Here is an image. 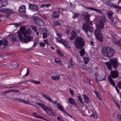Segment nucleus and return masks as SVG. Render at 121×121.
Listing matches in <instances>:
<instances>
[{
	"mask_svg": "<svg viewBox=\"0 0 121 121\" xmlns=\"http://www.w3.org/2000/svg\"><path fill=\"white\" fill-rule=\"evenodd\" d=\"M105 20V16H103L102 18L101 19L99 24L97 26V28L99 29H96L95 30V33L96 37L100 42H102L103 41V35L101 31L100 30L103 29Z\"/></svg>",
	"mask_w": 121,
	"mask_h": 121,
	"instance_id": "obj_1",
	"label": "nucleus"
},
{
	"mask_svg": "<svg viewBox=\"0 0 121 121\" xmlns=\"http://www.w3.org/2000/svg\"><path fill=\"white\" fill-rule=\"evenodd\" d=\"M102 54L108 58L112 57L114 54V50L111 47H107L103 48L102 50Z\"/></svg>",
	"mask_w": 121,
	"mask_h": 121,
	"instance_id": "obj_2",
	"label": "nucleus"
},
{
	"mask_svg": "<svg viewBox=\"0 0 121 121\" xmlns=\"http://www.w3.org/2000/svg\"><path fill=\"white\" fill-rule=\"evenodd\" d=\"M74 42L75 46L78 49H81L85 45V40L81 37L78 36L75 39Z\"/></svg>",
	"mask_w": 121,
	"mask_h": 121,
	"instance_id": "obj_3",
	"label": "nucleus"
},
{
	"mask_svg": "<svg viewBox=\"0 0 121 121\" xmlns=\"http://www.w3.org/2000/svg\"><path fill=\"white\" fill-rule=\"evenodd\" d=\"M105 64L107 65L108 69L111 70L112 67L114 69H116L118 65V61L117 59L113 58L110 59V61L108 62L105 63Z\"/></svg>",
	"mask_w": 121,
	"mask_h": 121,
	"instance_id": "obj_4",
	"label": "nucleus"
},
{
	"mask_svg": "<svg viewBox=\"0 0 121 121\" xmlns=\"http://www.w3.org/2000/svg\"><path fill=\"white\" fill-rule=\"evenodd\" d=\"M82 28L85 32L88 37L90 36V35L93 32L94 30L92 27L91 26H90L89 24L87 22L84 24Z\"/></svg>",
	"mask_w": 121,
	"mask_h": 121,
	"instance_id": "obj_5",
	"label": "nucleus"
},
{
	"mask_svg": "<svg viewBox=\"0 0 121 121\" xmlns=\"http://www.w3.org/2000/svg\"><path fill=\"white\" fill-rule=\"evenodd\" d=\"M17 36L19 39L21 41L24 43H27L31 41L33 39V38L29 35H26L23 38L21 34V32L18 31Z\"/></svg>",
	"mask_w": 121,
	"mask_h": 121,
	"instance_id": "obj_6",
	"label": "nucleus"
},
{
	"mask_svg": "<svg viewBox=\"0 0 121 121\" xmlns=\"http://www.w3.org/2000/svg\"><path fill=\"white\" fill-rule=\"evenodd\" d=\"M37 105H39L40 107L42 108L47 113V114L49 115H50V113L49 112H48L52 110L51 107L49 106L47 107H46L43 104H42L41 103L37 102L36 103Z\"/></svg>",
	"mask_w": 121,
	"mask_h": 121,
	"instance_id": "obj_7",
	"label": "nucleus"
},
{
	"mask_svg": "<svg viewBox=\"0 0 121 121\" xmlns=\"http://www.w3.org/2000/svg\"><path fill=\"white\" fill-rule=\"evenodd\" d=\"M34 20L36 24L39 26H44V23L43 21L38 16H35L34 18Z\"/></svg>",
	"mask_w": 121,
	"mask_h": 121,
	"instance_id": "obj_8",
	"label": "nucleus"
},
{
	"mask_svg": "<svg viewBox=\"0 0 121 121\" xmlns=\"http://www.w3.org/2000/svg\"><path fill=\"white\" fill-rule=\"evenodd\" d=\"M0 11L1 12L6 13L7 15L6 17L8 18L10 17V16L14 12V10L11 9H4L0 10Z\"/></svg>",
	"mask_w": 121,
	"mask_h": 121,
	"instance_id": "obj_9",
	"label": "nucleus"
},
{
	"mask_svg": "<svg viewBox=\"0 0 121 121\" xmlns=\"http://www.w3.org/2000/svg\"><path fill=\"white\" fill-rule=\"evenodd\" d=\"M95 76V79L96 81H101L105 80L106 77L105 76L103 75H100L98 73H96L94 74Z\"/></svg>",
	"mask_w": 121,
	"mask_h": 121,
	"instance_id": "obj_10",
	"label": "nucleus"
},
{
	"mask_svg": "<svg viewBox=\"0 0 121 121\" xmlns=\"http://www.w3.org/2000/svg\"><path fill=\"white\" fill-rule=\"evenodd\" d=\"M21 30V33L24 36L27 35H30L31 33L30 31V29L26 30L25 27H23L22 28H20Z\"/></svg>",
	"mask_w": 121,
	"mask_h": 121,
	"instance_id": "obj_11",
	"label": "nucleus"
},
{
	"mask_svg": "<svg viewBox=\"0 0 121 121\" xmlns=\"http://www.w3.org/2000/svg\"><path fill=\"white\" fill-rule=\"evenodd\" d=\"M110 72V75L111 77L113 78H116L118 77L119 73L117 70L113 71L112 69Z\"/></svg>",
	"mask_w": 121,
	"mask_h": 121,
	"instance_id": "obj_12",
	"label": "nucleus"
},
{
	"mask_svg": "<svg viewBox=\"0 0 121 121\" xmlns=\"http://www.w3.org/2000/svg\"><path fill=\"white\" fill-rule=\"evenodd\" d=\"M8 41L6 39H4L3 40H0V45L1 47V46L2 45H4L3 47L2 48L1 47V48L4 49L6 47L8 46Z\"/></svg>",
	"mask_w": 121,
	"mask_h": 121,
	"instance_id": "obj_13",
	"label": "nucleus"
},
{
	"mask_svg": "<svg viewBox=\"0 0 121 121\" xmlns=\"http://www.w3.org/2000/svg\"><path fill=\"white\" fill-rule=\"evenodd\" d=\"M60 12L59 11H54L52 14V17L54 18H58L60 17Z\"/></svg>",
	"mask_w": 121,
	"mask_h": 121,
	"instance_id": "obj_14",
	"label": "nucleus"
},
{
	"mask_svg": "<svg viewBox=\"0 0 121 121\" xmlns=\"http://www.w3.org/2000/svg\"><path fill=\"white\" fill-rule=\"evenodd\" d=\"M42 96L44 98L47 99L48 101H49L52 103H53V100L52 99L51 97L49 96H48V95H46L44 93H42Z\"/></svg>",
	"mask_w": 121,
	"mask_h": 121,
	"instance_id": "obj_15",
	"label": "nucleus"
},
{
	"mask_svg": "<svg viewBox=\"0 0 121 121\" xmlns=\"http://www.w3.org/2000/svg\"><path fill=\"white\" fill-rule=\"evenodd\" d=\"M29 7V9L35 11H37L38 9V7L37 5L33 4H30Z\"/></svg>",
	"mask_w": 121,
	"mask_h": 121,
	"instance_id": "obj_16",
	"label": "nucleus"
},
{
	"mask_svg": "<svg viewBox=\"0 0 121 121\" xmlns=\"http://www.w3.org/2000/svg\"><path fill=\"white\" fill-rule=\"evenodd\" d=\"M71 34V36L69 37V38L71 40H73L75 39L77 36V34L76 32L73 30L72 31Z\"/></svg>",
	"mask_w": 121,
	"mask_h": 121,
	"instance_id": "obj_17",
	"label": "nucleus"
},
{
	"mask_svg": "<svg viewBox=\"0 0 121 121\" xmlns=\"http://www.w3.org/2000/svg\"><path fill=\"white\" fill-rule=\"evenodd\" d=\"M83 19L86 22H89L90 16L88 13H86L83 15Z\"/></svg>",
	"mask_w": 121,
	"mask_h": 121,
	"instance_id": "obj_18",
	"label": "nucleus"
},
{
	"mask_svg": "<svg viewBox=\"0 0 121 121\" xmlns=\"http://www.w3.org/2000/svg\"><path fill=\"white\" fill-rule=\"evenodd\" d=\"M113 13L111 11H110L108 13V17L113 22L114 20V18L113 16Z\"/></svg>",
	"mask_w": 121,
	"mask_h": 121,
	"instance_id": "obj_19",
	"label": "nucleus"
},
{
	"mask_svg": "<svg viewBox=\"0 0 121 121\" xmlns=\"http://www.w3.org/2000/svg\"><path fill=\"white\" fill-rule=\"evenodd\" d=\"M57 41L63 44L65 46V48H70V46L69 45H67V46L66 43H65V42L64 40L62 39H59Z\"/></svg>",
	"mask_w": 121,
	"mask_h": 121,
	"instance_id": "obj_20",
	"label": "nucleus"
},
{
	"mask_svg": "<svg viewBox=\"0 0 121 121\" xmlns=\"http://www.w3.org/2000/svg\"><path fill=\"white\" fill-rule=\"evenodd\" d=\"M19 11L21 13L25 12L26 11V6L25 5H22L19 8Z\"/></svg>",
	"mask_w": 121,
	"mask_h": 121,
	"instance_id": "obj_21",
	"label": "nucleus"
},
{
	"mask_svg": "<svg viewBox=\"0 0 121 121\" xmlns=\"http://www.w3.org/2000/svg\"><path fill=\"white\" fill-rule=\"evenodd\" d=\"M93 92L95 93L98 98L99 99L101 100L102 99V97L99 92L95 90Z\"/></svg>",
	"mask_w": 121,
	"mask_h": 121,
	"instance_id": "obj_22",
	"label": "nucleus"
},
{
	"mask_svg": "<svg viewBox=\"0 0 121 121\" xmlns=\"http://www.w3.org/2000/svg\"><path fill=\"white\" fill-rule=\"evenodd\" d=\"M51 78L53 80L56 81L60 79V76L59 75L52 76L51 77Z\"/></svg>",
	"mask_w": 121,
	"mask_h": 121,
	"instance_id": "obj_23",
	"label": "nucleus"
},
{
	"mask_svg": "<svg viewBox=\"0 0 121 121\" xmlns=\"http://www.w3.org/2000/svg\"><path fill=\"white\" fill-rule=\"evenodd\" d=\"M49 35L48 31L46 30V31L44 32L43 33V38L45 39Z\"/></svg>",
	"mask_w": 121,
	"mask_h": 121,
	"instance_id": "obj_24",
	"label": "nucleus"
},
{
	"mask_svg": "<svg viewBox=\"0 0 121 121\" xmlns=\"http://www.w3.org/2000/svg\"><path fill=\"white\" fill-rule=\"evenodd\" d=\"M109 75L108 77V80L109 82H110L111 85H112L113 86H114L115 85V82L113 81V80L111 78V77H109Z\"/></svg>",
	"mask_w": 121,
	"mask_h": 121,
	"instance_id": "obj_25",
	"label": "nucleus"
},
{
	"mask_svg": "<svg viewBox=\"0 0 121 121\" xmlns=\"http://www.w3.org/2000/svg\"><path fill=\"white\" fill-rule=\"evenodd\" d=\"M56 106L57 108L60 110L62 111L63 112H65V111L63 110V108L62 107L60 104H57Z\"/></svg>",
	"mask_w": 121,
	"mask_h": 121,
	"instance_id": "obj_26",
	"label": "nucleus"
},
{
	"mask_svg": "<svg viewBox=\"0 0 121 121\" xmlns=\"http://www.w3.org/2000/svg\"><path fill=\"white\" fill-rule=\"evenodd\" d=\"M12 65L14 69H16L18 67V64L16 62H12Z\"/></svg>",
	"mask_w": 121,
	"mask_h": 121,
	"instance_id": "obj_27",
	"label": "nucleus"
},
{
	"mask_svg": "<svg viewBox=\"0 0 121 121\" xmlns=\"http://www.w3.org/2000/svg\"><path fill=\"white\" fill-rule=\"evenodd\" d=\"M83 60L85 64L86 65L89 62V59L88 58L85 57H83Z\"/></svg>",
	"mask_w": 121,
	"mask_h": 121,
	"instance_id": "obj_28",
	"label": "nucleus"
},
{
	"mask_svg": "<svg viewBox=\"0 0 121 121\" xmlns=\"http://www.w3.org/2000/svg\"><path fill=\"white\" fill-rule=\"evenodd\" d=\"M115 44L116 45L119 46H121V39H120L118 41H115Z\"/></svg>",
	"mask_w": 121,
	"mask_h": 121,
	"instance_id": "obj_29",
	"label": "nucleus"
},
{
	"mask_svg": "<svg viewBox=\"0 0 121 121\" xmlns=\"http://www.w3.org/2000/svg\"><path fill=\"white\" fill-rule=\"evenodd\" d=\"M17 101L21 102H22L25 104H29V103H28L27 101H25V100L19 98H18Z\"/></svg>",
	"mask_w": 121,
	"mask_h": 121,
	"instance_id": "obj_30",
	"label": "nucleus"
},
{
	"mask_svg": "<svg viewBox=\"0 0 121 121\" xmlns=\"http://www.w3.org/2000/svg\"><path fill=\"white\" fill-rule=\"evenodd\" d=\"M80 54V56H83L85 54V52L84 48L82 49L79 52Z\"/></svg>",
	"mask_w": 121,
	"mask_h": 121,
	"instance_id": "obj_31",
	"label": "nucleus"
},
{
	"mask_svg": "<svg viewBox=\"0 0 121 121\" xmlns=\"http://www.w3.org/2000/svg\"><path fill=\"white\" fill-rule=\"evenodd\" d=\"M69 103L72 104H73L75 103V101L72 98H69Z\"/></svg>",
	"mask_w": 121,
	"mask_h": 121,
	"instance_id": "obj_32",
	"label": "nucleus"
},
{
	"mask_svg": "<svg viewBox=\"0 0 121 121\" xmlns=\"http://www.w3.org/2000/svg\"><path fill=\"white\" fill-rule=\"evenodd\" d=\"M2 3L3 7L7 6L8 4V2L6 0H3Z\"/></svg>",
	"mask_w": 121,
	"mask_h": 121,
	"instance_id": "obj_33",
	"label": "nucleus"
},
{
	"mask_svg": "<svg viewBox=\"0 0 121 121\" xmlns=\"http://www.w3.org/2000/svg\"><path fill=\"white\" fill-rule=\"evenodd\" d=\"M11 25H15L16 26V27H18L21 26V22L19 23H13L11 24Z\"/></svg>",
	"mask_w": 121,
	"mask_h": 121,
	"instance_id": "obj_34",
	"label": "nucleus"
},
{
	"mask_svg": "<svg viewBox=\"0 0 121 121\" xmlns=\"http://www.w3.org/2000/svg\"><path fill=\"white\" fill-rule=\"evenodd\" d=\"M31 27L32 29L35 32H36L37 31V30L36 29V26H31Z\"/></svg>",
	"mask_w": 121,
	"mask_h": 121,
	"instance_id": "obj_35",
	"label": "nucleus"
},
{
	"mask_svg": "<svg viewBox=\"0 0 121 121\" xmlns=\"http://www.w3.org/2000/svg\"><path fill=\"white\" fill-rule=\"evenodd\" d=\"M74 15L73 17V18H75V17H78L79 14L77 13H74Z\"/></svg>",
	"mask_w": 121,
	"mask_h": 121,
	"instance_id": "obj_36",
	"label": "nucleus"
},
{
	"mask_svg": "<svg viewBox=\"0 0 121 121\" xmlns=\"http://www.w3.org/2000/svg\"><path fill=\"white\" fill-rule=\"evenodd\" d=\"M31 82L35 84H39L40 83V82L39 81H36L34 80H32L31 81Z\"/></svg>",
	"mask_w": 121,
	"mask_h": 121,
	"instance_id": "obj_37",
	"label": "nucleus"
},
{
	"mask_svg": "<svg viewBox=\"0 0 121 121\" xmlns=\"http://www.w3.org/2000/svg\"><path fill=\"white\" fill-rule=\"evenodd\" d=\"M57 54L61 56H63V54L59 50H58L57 52Z\"/></svg>",
	"mask_w": 121,
	"mask_h": 121,
	"instance_id": "obj_38",
	"label": "nucleus"
},
{
	"mask_svg": "<svg viewBox=\"0 0 121 121\" xmlns=\"http://www.w3.org/2000/svg\"><path fill=\"white\" fill-rule=\"evenodd\" d=\"M50 112H49L50 113V116H51V115H52L53 116H55V115L54 114V112L52 110H51V111H50Z\"/></svg>",
	"mask_w": 121,
	"mask_h": 121,
	"instance_id": "obj_39",
	"label": "nucleus"
},
{
	"mask_svg": "<svg viewBox=\"0 0 121 121\" xmlns=\"http://www.w3.org/2000/svg\"><path fill=\"white\" fill-rule=\"evenodd\" d=\"M85 102L87 103L89 106H90L91 105V103L90 102V100L89 99H86L85 100Z\"/></svg>",
	"mask_w": 121,
	"mask_h": 121,
	"instance_id": "obj_40",
	"label": "nucleus"
},
{
	"mask_svg": "<svg viewBox=\"0 0 121 121\" xmlns=\"http://www.w3.org/2000/svg\"><path fill=\"white\" fill-rule=\"evenodd\" d=\"M44 42L45 44L47 45H48L50 44L48 42V39H46L44 40Z\"/></svg>",
	"mask_w": 121,
	"mask_h": 121,
	"instance_id": "obj_41",
	"label": "nucleus"
},
{
	"mask_svg": "<svg viewBox=\"0 0 121 121\" xmlns=\"http://www.w3.org/2000/svg\"><path fill=\"white\" fill-rule=\"evenodd\" d=\"M118 87L121 89V81H119L118 83Z\"/></svg>",
	"mask_w": 121,
	"mask_h": 121,
	"instance_id": "obj_42",
	"label": "nucleus"
},
{
	"mask_svg": "<svg viewBox=\"0 0 121 121\" xmlns=\"http://www.w3.org/2000/svg\"><path fill=\"white\" fill-rule=\"evenodd\" d=\"M39 45L41 46L42 47H44L45 46V44L43 42H41L39 43Z\"/></svg>",
	"mask_w": 121,
	"mask_h": 121,
	"instance_id": "obj_43",
	"label": "nucleus"
},
{
	"mask_svg": "<svg viewBox=\"0 0 121 121\" xmlns=\"http://www.w3.org/2000/svg\"><path fill=\"white\" fill-rule=\"evenodd\" d=\"M111 37L113 38L114 39H116V35H115L113 34H111Z\"/></svg>",
	"mask_w": 121,
	"mask_h": 121,
	"instance_id": "obj_44",
	"label": "nucleus"
},
{
	"mask_svg": "<svg viewBox=\"0 0 121 121\" xmlns=\"http://www.w3.org/2000/svg\"><path fill=\"white\" fill-rule=\"evenodd\" d=\"M38 43V42L37 41H35L34 42V44L33 46V47H35L36 46V45Z\"/></svg>",
	"mask_w": 121,
	"mask_h": 121,
	"instance_id": "obj_45",
	"label": "nucleus"
},
{
	"mask_svg": "<svg viewBox=\"0 0 121 121\" xmlns=\"http://www.w3.org/2000/svg\"><path fill=\"white\" fill-rule=\"evenodd\" d=\"M55 24L57 26H59L60 25V23L59 21H56L55 23Z\"/></svg>",
	"mask_w": 121,
	"mask_h": 121,
	"instance_id": "obj_46",
	"label": "nucleus"
},
{
	"mask_svg": "<svg viewBox=\"0 0 121 121\" xmlns=\"http://www.w3.org/2000/svg\"><path fill=\"white\" fill-rule=\"evenodd\" d=\"M87 66L86 65H84L83 66H82L81 67L82 69H83L85 70L87 68Z\"/></svg>",
	"mask_w": 121,
	"mask_h": 121,
	"instance_id": "obj_47",
	"label": "nucleus"
},
{
	"mask_svg": "<svg viewBox=\"0 0 121 121\" xmlns=\"http://www.w3.org/2000/svg\"><path fill=\"white\" fill-rule=\"evenodd\" d=\"M60 61V60L59 58H56L55 60V62L57 64Z\"/></svg>",
	"mask_w": 121,
	"mask_h": 121,
	"instance_id": "obj_48",
	"label": "nucleus"
},
{
	"mask_svg": "<svg viewBox=\"0 0 121 121\" xmlns=\"http://www.w3.org/2000/svg\"><path fill=\"white\" fill-rule=\"evenodd\" d=\"M27 73L25 75V76H28L29 74V69H27Z\"/></svg>",
	"mask_w": 121,
	"mask_h": 121,
	"instance_id": "obj_49",
	"label": "nucleus"
},
{
	"mask_svg": "<svg viewBox=\"0 0 121 121\" xmlns=\"http://www.w3.org/2000/svg\"><path fill=\"white\" fill-rule=\"evenodd\" d=\"M59 12H62L64 10H66L65 9H63L62 8H59Z\"/></svg>",
	"mask_w": 121,
	"mask_h": 121,
	"instance_id": "obj_50",
	"label": "nucleus"
},
{
	"mask_svg": "<svg viewBox=\"0 0 121 121\" xmlns=\"http://www.w3.org/2000/svg\"><path fill=\"white\" fill-rule=\"evenodd\" d=\"M115 103L116 104V105L119 108H120V104L118 103V102H117L116 101H115Z\"/></svg>",
	"mask_w": 121,
	"mask_h": 121,
	"instance_id": "obj_51",
	"label": "nucleus"
},
{
	"mask_svg": "<svg viewBox=\"0 0 121 121\" xmlns=\"http://www.w3.org/2000/svg\"><path fill=\"white\" fill-rule=\"evenodd\" d=\"M87 9H90L91 10H93L94 11H95V9L91 7H90L89 8H87Z\"/></svg>",
	"mask_w": 121,
	"mask_h": 121,
	"instance_id": "obj_52",
	"label": "nucleus"
},
{
	"mask_svg": "<svg viewBox=\"0 0 121 121\" xmlns=\"http://www.w3.org/2000/svg\"><path fill=\"white\" fill-rule=\"evenodd\" d=\"M3 0H0V7H3L2 5Z\"/></svg>",
	"mask_w": 121,
	"mask_h": 121,
	"instance_id": "obj_53",
	"label": "nucleus"
},
{
	"mask_svg": "<svg viewBox=\"0 0 121 121\" xmlns=\"http://www.w3.org/2000/svg\"><path fill=\"white\" fill-rule=\"evenodd\" d=\"M83 97L84 98L85 100L86 99H89L88 97L86 95H83Z\"/></svg>",
	"mask_w": 121,
	"mask_h": 121,
	"instance_id": "obj_54",
	"label": "nucleus"
},
{
	"mask_svg": "<svg viewBox=\"0 0 121 121\" xmlns=\"http://www.w3.org/2000/svg\"><path fill=\"white\" fill-rule=\"evenodd\" d=\"M95 11L98 12L99 13H101V11L99 10L95 9Z\"/></svg>",
	"mask_w": 121,
	"mask_h": 121,
	"instance_id": "obj_55",
	"label": "nucleus"
},
{
	"mask_svg": "<svg viewBox=\"0 0 121 121\" xmlns=\"http://www.w3.org/2000/svg\"><path fill=\"white\" fill-rule=\"evenodd\" d=\"M4 94H6L7 93H11L10 91V90L6 91L4 92Z\"/></svg>",
	"mask_w": 121,
	"mask_h": 121,
	"instance_id": "obj_56",
	"label": "nucleus"
},
{
	"mask_svg": "<svg viewBox=\"0 0 121 121\" xmlns=\"http://www.w3.org/2000/svg\"><path fill=\"white\" fill-rule=\"evenodd\" d=\"M78 98L79 100L80 101V102L82 101V99L79 96H78Z\"/></svg>",
	"mask_w": 121,
	"mask_h": 121,
	"instance_id": "obj_57",
	"label": "nucleus"
},
{
	"mask_svg": "<svg viewBox=\"0 0 121 121\" xmlns=\"http://www.w3.org/2000/svg\"><path fill=\"white\" fill-rule=\"evenodd\" d=\"M117 117L118 119L121 121V117L120 115H118Z\"/></svg>",
	"mask_w": 121,
	"mask_h": 121,
	"instance_id": "obj_58",
	"label": "nucleus"
},
{
	"mask_svg": "<svg viewBox=\"0 0 121 121\" xmlns=\"http://www.w3.org/2000/svg\"><path fill=\"white\" fill-rule=\"evenodd\" d=\"M70 92L71 94L72 95H74L73 91L72 90H71V89H70Z\"/></svg>",
	"mask_w": 121,
	"mask_h": 121,
	"instance_id": "obj_59",
	"label": "nucleus"
},
{
	"mask_svg": "<svg viewBox=\"0 0 121 121\" xmlns=\"http://www.w3.org/2000/svg\"><path fill=\"white\" fill-rule=\"evenodd\" d=\"M64 112L65 113L67 114L68 116H69V117H70L71 118H72V116H71L70 115H69L67 112L65 111V112Z\"/></svg>",
	"mask_w": 121,
	"mask_h": 121,
	"instance_id": "obj_60",
	"label": "nucleus"
},
{
	"mask_svg": "<svg viewBox=\"0 0 121 121\" xmlns=\"http://www.w3.org/2000/svg\"><path fill=\"white\" fill-rule=\"evenodd\" d=\"M112 3L111 2L109 1L108 2V5L110 6H112Z\"/></svg>",
	"mask_w": 121,
	"mask_h": 121,
	"instance_id": "obj_61",
	"label": "nucleus"
},
{
	"mask_svg": "<svg viewBox=\"0 0 121 121\" xmlns=\"http://www.w3.org/2000/svg\"><path fill=\"white\" fill-rule=\"evenodd\" d=\"M57 64H58L59 65H62V61L60 60L58 62Z\"/></svg>",
	"mask_w": 121,
	"mask_h": 121,
	"instance_id": "obj_62",
	"label": "nucleus"
},
{
	"mask_svg": "<svg viewBox=\"0 0 121 121\" xmlns=\"http://www.w3.org/2000/svg\"><path fill=\"white\" fill-rule=\"evenodd\" d=\"M87 70L89 71V72H91L92 70L91 68H88L87 69Z\"/></svg>",
	"mask_w": 121,
	"mask_h": 121,
	"instance_id": "obj_63",
	"label": "nucleus"
},
{
	"mask_svg": "<svg viewBox=\"0 0 121 121\" xmlns=\"http://www.w3.org/2000/svg\"><path fill=\"white\" fill-rule=\"evenodd\" d=\"M120 7V6L117 5H115L114 6V7L116 9H119Z\"/></svg>",
	"mask_w": 121,
	"mask_h": 121,
	"instance_id": "obj_64",
	"label": "nucleus"
}]
</instances>
